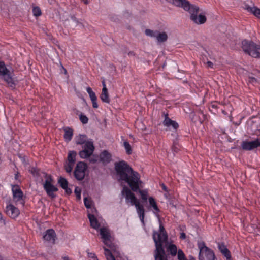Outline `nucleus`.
Here are the masks:
<instances>
[{
	"instance_id": "obj_1",
	"label": "nucleus",
	"mask_w": 260,
	"mask_h": 260,
	"mask_svg": "<svg viewBox=\"0 0 260 260\" xmlns=\"http://www.w3.org/2000/svg\"><path fill=\"white\" fill-rule=\"evenodd\" d=\"M114 169L118 182L126 183L131 190L141 195L144 202L148 199V192L146 190H141L142 187V181L138 172L134 171L132 168L124 160H121L114 163Z\"/></svg>"
},
{
	"instance_id": "obj_2",
	"label": "nucleus",
	"mask_w": 260,
	"mask_h": 260,
	"mask_svg": "<svg viewBox=\"0 0 260 260\" xmlns=\"http://www.w3.org/2000/svg\"><path fill=\"white\" fill-rule=\"evenodd\" d=\"M168 234L164 225L159 220V233L154 232L153 239L155 242V260H168L163 248V244L168 243Z\"/></svg>"
},
{
	"instance_id": "obj_3",
	"label": "nucleus",
	"mask_w": 260,
	"mask_h": 260,
	"mask_svg": "<svg viewBox=\"0 0 260 260\" xmlns=\"http://www.w3.org/2000/svg\"><path fill=\"white\" fill-rule=\"evenodd\" d=\"M172 4L175 6L182 8L184 10L188 11L190 14V19L198 24H204L207 20L206 17L202 14L197 17V13L199 11V7L191 5L187 0H172Z\"/></svg>"
},
{
	"instance_id": "obj_4",
	"label": "nucleus",
	"mask_w": 260,
	"mask_h": 260,
	"mask_svg": "<svg viewBox=\"0 0 260 260\" xmlns=\"http://www.w3.org/2000/svg\"><path fill=\"white\" fill-rule=\"evenodd\" d=\"M76 144L77 145H83V149L80 151L79 155L82 158H86L90 157L93 153L94 150L93 143L91 141H86L87 136L86 135H79L75 138Z\"/></svg>"
},
{
	"instance_id": "obj_5",
	"label": "nucleus",
	"mask_w": 260,
	"mask_h": 260,
	"mask_svg": "<svg viewBox=\"0 0 260 260\" xmlns=\"http://www.w3.org/2000/svg\"><path fill=\"white\" fill-rule=\"evenodd\" d=\"M242 49L244 53L251 57L260 58V45L253 42L247 40L242 41Z\"/></svg>"
},
{
	"instance_id": "obj_6",
	"label": "nucleus",
	"mask_w": 260,
	"mask_h": 260,
	"mask_svg": "<svg viewBox=\"0 0 260 260\" xmlns=\"http://www.w3.org/2000/svg\"><path fill=\"white\" fill-rule=\"evenodd\" d=\"M198 247L200 250L199 260H216L213 251L207 247L204 242H198Z\"/></svg>"
},
{
	"instance_id": "obj_7",
	"label": "nucleus",
	"mask_w": 260,
	"mask_h": 260,
	"mask_svg": "<svg viewBox=\"0 0 260 260\" xmlns=\"http://www.w3.org/2000/svg\"><path fill=\"white\" fill-rule=\"evenodd\" d=\"M45 177L46 178V180L43 184V188L46 192L47 194L51 199H54L56 197L55 192H57L58 189L57 187L53 185L52 183L54 180L51 175L45 174Z\"/></svg>"
},
{
	"instance_id": "obj_8",
	"label": "nucleus",
	"mask_w": 260,
	"mask_h": 260,
	"mask_svg": "<svg viewBox=\"0 0 260 260\" xmlns=\"http://www.w3.org/2000/svg\"><path fill=\"white\" fill-rule=\"evenodd\" d=\"M87 168V166L86 163L82 161L78 162L74 171L75 178L79 181L82 180L85 177Z\"/></svg>"
},
{
	"instance_id": "obj_9",
	"label": "nucleus",
	"mask_w": 260,
	"mask_h": 260,
	"mask_svg": "<svg viewBox=\"0 0 260 260\" xmlns=\"http://www.w3.org/2000/svg\"><path fill=\"white\" fill-rule=\"evenodd\" d=\"M132 190L127 186L124 185L121 191V194L125 196L126 202H130L132 205H135L139 202L135 194L132 192Z\"/></svg>"
},
{
	"instance_id": "obj_10",
	"label": "nucleus",
	"mask_w": 260,
	"mask_h": 260,
	"mask_svg": "<svg viewBox=\"0 0 260 260\" xmlns=\"http://www.w3.org/2000/svg\"><path fill=\"white\" fill-rule=\"evenodd\" d=\"M242 149L246 151L252 150L260 146V139H256L252 141H244L241 143Z\"/></svg>"
},
{
	"instance_id": "obj_11",
	"label": "nucleus",
	"mask_w": 260,
	"mask_h": 260,
	"mask_svg": "<svg viewBox=\"0 0 260 260\" xmlns=\"http://www.w3.org/2000/svg\"><path fill=\"white\" fill-rule=\"evenodd\" d=\"M100 235L103 240V242L107 246L110 247L112 244L110 240L111 235L108 229L105 227H103L100 229Z\"/></svg>"
},
{
	"instance_id": "obj_12",
	"label": "nucleus",
	"mask_w": 260,
	"mask_h": 260,
	"mask_svg": "<svg viewBox=\"0 0 260 260\" xmlns=\"http://www.w3.org/2000/svg\"><path fill=\"white\" fill-rule=\"evenodd\" d=\"M13 197L14 200L16 201H22L21 203L24 204L23 200V193L18 185H14L12 187Z\"/></svg>"
},
{
	"instance_id": "obj_13",
	"label": "nucleus",
	"mask_w": 260,
	"mask_h": 260,
	"mask_svg": "<svg viewBox=\"0 0 260 260\" xmlns=\"http://www.w3.org/2000/svg\"><path fill=\"white\" fill-rule=\"evenodd\" d=\"M6 213L12 218L17 217L20 214L19 210L12 204L6 206Z\"/></svg>"
},
{
	"instance_id": "obj_14",
	"label": "nucleus",
	"mask_w": 260,
	"mask_h": 260,
	"mask_svg": "<svg viewBox=\"0 0 260 260\" xmlns=\"http://www.w3.org/2000/svg\"><path fill=\"white\" fill-rule=\"evenodd\" d=\"M56 237V233L54 230L48 229L45 233L43 235V239L44 240L51 242L55 243V238Z\"/></svg>"
},
{
	"instance_id": "obj_15",
	"label": "nucleus",
	"mask_w": 260,
	"mask_h": 260,
	"mask_svg": "<svg viewBox=\"0 0 260 260\" xmlns=\"http://www.w3.org/2000/svg\"><path fill=\"white\" fill-rule=\"evenodd\" d=\"M244 9L246 10L248 12L252 13L255 17L260 19V9L253 6L251 7L247 4L244 5Z\"/></svg>"
},
{
	"instance_id": "obj_16",
	"label": "nucleus",
	"mask_w": 260,
	"mask_h": 260,
	"mask_svg": "<svg viewBox=\"0 0 260 260\" xmlns=\"http://www.w3.org/2000/svg\"><path fill=\"white\" fill-rule=\"evenodd\" d=\"M218 248L221 253L226 258L227 260H231V252L223 243H218Z\"/></svg>"
},
{
	"instance_id": "obj_17",
	"label": "nucleus",
	"mask_w": 260,
	"mask_h": 260,
	"mask_svg": "<svg viewBox=\"0 0 260 260\" xmlns=\"http://www.w3.org/2000/svg\"><path fill=\"white\" fill-rule=\"evenodd\" d=\"M136 207L137 212L139 215V218L142 223H144V219L145 216V210L143 205L141 204L139 202L134 205Z\"/></svg>"
},
{
	"instance_id": "obj_18",
	"label": "nucleus",
	"mask_w": 260,
	"mask_h": 260,
	"mask_svg": "<svg viewBox=\"0 0 260 260\" xmlns=\"http://www.w3.org/2000/svg\"><path fill=\"white\" fill-rule=\"evenodd\" d=\"M100 161L104 164H107L111 160V155L106 150L103 151L100 154Z\"/></svg>"
},
{
	"instance_id": "obj_19",
	"label": "nucleus",
	"mask_w": 260,
	"mask_h": 260,
	"mask_svg": "<svg viewBox=\"0 0 260 260\" xmlns=\"http://www.w3.org/2000/svg\"><path fill=\"white\" fill-rule=\"evenodd\" d=\"M88 218L90 221V226L95 230H98L100 226V224L95 216L93 214L88 213Z\"/></svg>"
},
{
	"instance_id": "obj_20",
	"label": "nucleus",
	"mask_w": 260,
	"mask_h": 260,
	"mask_svg": "<svg viewBox=\"0 0 260 260\" xmlns=\"http://www.w3.org/2000/svg\"><path fill=\"white\" fill-rule=\"evenodd\" d=\"M64 139L66 142H68L70 141L72 139V137L73 135V131L72 128L68 127H64Z\"/></svg>"
},
{
	"instance_id": "obj_21",
	"label": "nucleus",
	"mask_w": 260,
	"mask_h": 260,
	"mask_svg": "<svg viewBox=\"0 0 260 260\" xmlns=\"http://www.w3.org/2000/svg\"><path fill=\"white\" fill-rule=\"evenodd\" d=\"M167 251L172 256H175L178 253L177 247L174 244H170L166 247Z\"/></svg>"
},
{
	"instance_id": "obj_22",
	"label": "nucleus",
	"mask_w": 260,
	"mask_h": 260,
	"mask_svg": "<svg viewBox=\"0 0 260 260\" xmlns=\"http://www.w3.org/2000/svg\"><path fill=\"white\" fill-rule=\"evenodd\" d=\"M155 38L158 42H164L167 40L168 36L166 32H160L157 30Z\"/></svg>"
},
{
	"instance_id": "obj_23",
	"label": "nucleus",
	"mask_w": 260,
	"mask_h": 260,
	"mask_svg": "<svg viewBox=\"0 0 260 260\" xmlns=\"http://www.w3.org/2000/svg\"><path fill=\"white\" fill-rule=\"evenodd\" d=\"M100 98L103 102L106 103H110V99L108 94V89H102V91L100 95Z\"/></svg>"
},
{
	"instance_id": "obj_24",
	"label": "nucleus",
	"mask_w": 260,
	"mask_h": 260,
	"mask_svg": "<svg viewBox=\"0 0 260 260\" xmlns=\"http://www.w3.org/2000/svg\"><path fill=\"white\" fill-rule=\"evenodd\" d=\"M3 76L4 80L7 82L8 85L12 88H14L15 84L13 81L12 77L10 75V73H8V74Z\"/></svg>"
},
{
	"instance_id": "obj_25",
	"label": "nucleus",
	"mask_w": 260,
	"mask_h": 260,
	"mask_svg": "<svg viewBox=\"0 0 260 260\" xmlns=\"http://www.w3.org/2000/svg\"><path fill=\"white\" fill-rule=\"evenodd\" d=\"M77 155V153L75 151H70L68 153V162H71L72 164H75L76 162V156Z\"/></svg>"
},
{
	"instance_id": "obj_26",
	"label": "nucleus",
	"mask_w": 260,
	"mask_h": 260,
	"mask_svg": "<svg viewBox=\"0 0 260 260\" xmlns=\"http://www.w3.org/2000/svg\"><path fill=\"white\" fill-rule=\"evenodd\" d=\"M8 73H10V71L6 68L5 62L3 61H0V75L4 76Z\"/></svg>"
},
{
	"instance_id": "obj_27",
	"label": "nucleus",
	"mask_w": 260,
	"mask_h": 260,
	"mask_svg": "<svg viewBox=\"0 0 260 260\" xmlns=\"http://www.w3.org/2000/svg\"><path fill=\"white\" fill-rule=\"evenodd\" d=\"M251 127L253 131L255 133H256V131H260V120L256 119L255 121H252Z\"/></svg>"
},
{
	"instance_id": "obj_28",
	"label": "nucleus",
	"mask_w": 260,
	"mask_h": 260,
	"mask_svg": "<svg viewBox=\"0 0 260 260\" xmlns=\"http://www.w3.org/2000/svg\"><path fill=\"white\" fill-rule=\"evenodd\" d=\"M148 199L150 205L153 208V209L155 211L156 213L159 212L160 210L158 208L154 199L153 197H149Z\"/></svg>"
},
{
	"instance_id": "obj_29",
	"label": "nucleus",
	"mask_w": 260,
	"mask_h": 260,
	"mask_svg": "<svg viewBox=\"0 0 260 260\" xmlns=\"http://www.w3.org/2000/svg\"><path fill=\"white\" fill-rule=\"evenodd\" d=\"M58 183L62 189L64 188H67V187L68 186V181L65 178L62 177H59L58 180Z\"/></svg>"
},
{
	"instance_id": "obj_30",
	"label": "nucleus",
	"mask_w": 260,
	"mask_h": 260,
	"mask_svg": "<svg viewBox=\"0 0 260 260\" xmlns=\"http://www.w3.org/2000/svg\"><path fill=\"white\" fill-rule=\"evenodd\" d=\"M86 91L89 95L91 101L97 100V97L95 95V93L92 91L91 87H88L86 88Z\"/></svg>"
},
{
	"instance_id": "obj_31",
	"label": "nucleus",
	"mask_w": 260,
	"mask_h": 260,
	"mask_svg": "<svg viewBox=\"0 0 260 260\" xmlns=\"http://www.w3.org/2000/svg\"><path fill=\"white\" fill-rule=\"evenodd\" d=\"M173 120L168 117V114H165V118L163 121V124L166 126L169 127L171 126V124L173 122Z\"/></svg>"
},
{
	"instance_id": "obj_32",
	"label": "nucleus",
	"mask_w": 260,
	"mask_h": 260,
	"mask_svg": "<svg viewBox=\"0 0 260 260\" xmlns=\"http://www.w3.org/2000/svg\"><path fill=\"white\" fill-rule=\"evenodd\" d=\"M32 13L33 15L36 17L40 16L42 14L41 10L40 8L38 6L33 7Z\"/></svg>"
},
{
	"instance_id": "obj_33",
	"label": "nucleus",
	"mask_w": 260,
	"mask_h": 260,
	"mask_svg": "<svg viewBox=\"0 0 260 260\" xmlns=\"http://www.w3.org/2000/svg\"><path fill=\"white\" fill-rule=\"evenodd\" d=\"M124 146L126 150V153L127 154H131L132 153V150L131 148V146L129 143V142L127 141L124 142Z\"/></svg>"
},
{
	"instance_id": "obj_34",
	"label": "nucleus",
	"mask_w": 260,
	"mask_h": 260,
	"mask_svg": "<svg viewBox=\"0 0 260 260\" xmlns=\"http://www.w3.org/2000/svg\"><path fill=\"white\" fill-rule=\"evenodd\" d=\"M178 260H188L184 253L183 251L181 249L178 250Z\"/></svg>"
},
{
	"instance_id": "obj_35",
	"label": "nucleus",
	"mask_w": 260,
	"mask_h": 260,
	"mask_svg": "<svg viewBox=\"0 0 260 260\" xmlns=\"http://www.w3.org/2000/svg\"><path fill=\"white\" fill-rule=\"evenodd\" d=\"M74 164L71 162H68V164L64 165V169L67 173H71L73 170Z\"/></svg>"
},
{
	"instance_id": "obj_36",
	"label": "nucleus",
	"mask_w": 260,
	"mask_h": 260,
	"mask_svg": "<svg viewBox=\"0 0 260 260\" xmlns=\"http://www.w3.org/2000/svg\"><path fill=\"white\" fill-rule=\"evenodd\" d=\"M157 30L153 31L149 29L145 30V34L147 36L155 38Z\"/></svg>"
},
{
	"instance_id": "obj_37",
	"label": "nucleus",
	"mask_w": 260,
	"mask_h": 260,
	"mask_svg": "<svg viewBox=\"0 0 260 260\" xmlns=\"http://www.w3.org/2000/svg\"><path fill=\"white\" fill-rule=\"evenodd\" d=\"M79 119L83 124H86L88 123V117L86 116H85L82 114H81L79 115Z\"/></svg>"
},
{
	"instance_id": "obj_38",
	"label": "nucleus",
	"mask_w": 260,
	"mask_h": 260,
	"mask_svg": "<svg viewBox=\"0 0 260 260\" xmlns=\"http://www.w3.org/2000/svg\"><path fill=\"white\" fill-rule=\"evenodd\" d=\"M180 146L178 143L174 142L172 147V151L174 152L177 153L180 150Z\"/></svg>"
},
{
	"instance_id": "obj_39",
	"label": "nucleus",
	"mask_w": 260,
	"mask_h": 260,
	"mask_svg": "<svg viewBox=\"0 0 260 260\" xmlns=\"http://www.w3.org/2000/svg\"><path fill=\"white\" fill-rule=\"evenodd\" d=\"M81 189L78 187H76L75 189L74 192L76 194V198L77 200H80L81 199Z\"/></svg>"
},
{
	"instance_id": "obj_40",
	"label": "nucleus",
	"mask_w": 260,
	"mask_h": 260,
	"mask_svg": "<svg viewBox=\"0 0 260 260\" xmlns=\"http://www.w3.org/2000/svg\"><path fill=\"white\" fill-rule=\"evenodd\" d=\"M104 250L106 252L109 253V255H107V260H116L114 256L113 255V254H112V253L110 250H109L107 248H104Z\"/></svg>"
},
{
	"instance_id": "obj_41",
	"label": "nucleus",
	"mask_w": 260,
	"mask_h": 260,
	"mask_svg": "<svg viewBox=\"0 0 260 260\" xmlns=\"http://www.w3.org/2000/svg\"><path fill=\"white\" fill-rule=\"evenodd\" d=\"M84 203L85 206L87 208H90L91 206V201L89 200L87 198H85L84 199Z\"/></svg>"
},
{
	"instance_id": "obj_42",
	"label": "nucleus",
	"mask_w": 260,
	"mask_h": 260,
	"mask_svg": "<svg viewBox=\"0 0 260 260\" xmlns=\"http://www.w3.org/2000/svg\"><path fill=\"white\" fill-rule=\"evenodd\" d=\"M171 126L176 131L179 127V125L175 121H173V122L171 124Z\"/></svg>"
},
{
	"instance_id": "obj_43",
	"label": "nucleus",
	"mask_w": 260,
	"mask_h": 260,
	"mask_svg": "<svg viewBox=\"0 0 260 260\" xmlns=\"http://www.w3.org/2000/svg\"><path fill=\"white\" fill-rule=\"evenodd\" d=\"M63 189H64L65 192L67 195H70L72 192V189L68 187V186L67 187V188H64Z\"/></svg>"
},
{
	"instance_id": "obj_44",
	"label": "nucleus",
	"mask_w": 260,
	"mask_h": 260,
	"mask_svg": "<svg viewBox=\"0 0 260 260\" xmlns=\"http://www.w3.org/2000/svg\"><path fill=\"white\" fill-rule=\"evenodd\" d=\"M249 82L252 83H255L257 82V79L253 77H249Z\"/></svg>"
},
{
	"instance_id": "obj_45",
	"label": "nucleus",
	"mask_w": 260,
	"mask_h": 260,
	"mask_svg": "<svg viewBox=\"0 0 260 260\" xmlns=\"http://www.w3.org/2000/svg\"><path fill=\"white\" fill-rule=\"evenodd\" d=\"M97 100H92V106L94 108H97L98 107V104L96 102Z\"/></svg>"
},
{
	"instance_id": "obj_46",
	"label": "nucleus",
	"mask_w": 260,
	"mask_h": 260,
	"mask_svg": "<svg viewBox=\"0 0 260 260\" xmlns=\"http://www.w3.org/2000/svg\"><path fill=\"white\" fill-rule=\"evenodd\" d=\"M88 255L89 257L94 258V259L97 258V257L95 256V254L94 253H88Z\"/></svg>"
},
{
	"instance_id": "obj_47",
	"label": "nucleus",
	"mask_w": 260,
	"mask_h": 260,
	"mask_svg": "<svg viewBox=\"0 0 260 260\" xmlns=\"http://www.w3.org/2000/svg\"><path fill=\"white\" fill-rule=\"evenodd\" d=\"M186 238V236L185 233L182 232L180 234V238L181 239H185Z\"/></svg>"
},
{
	"instance_id": "obj_48",
	"label": "nucleus",
	"mask_w": 260,
	"mask_h": 260,
	"mask_svg": "<svg viewBox=\"0 0 260 260\" xmlns=\"http://www.w3.org/2000/svg\"><path fill=\"white\" fill-rule=\"evenodd\" d=\"M71 19L73 21L75 22L77 24L79 23L78 20L74 15L71 16Z\"/></svg>"
},
{
	"instance_id": "obj_49",
	"label": "nucleus",
	"mask_w": 260,
	"mask_h": 260,
	"mask_svg": "<svg viewBox=\"0 0 260 260\" xmlns=\"http://www.w3.org/2000/svg\"><path fill=\"white\" fill-rule=\"evenodd\" d=\"M207 64L208 67H210V68H212L213 67V63L211 61H207Z\"/></svg>"
},
{
	"instance_id": "obj_50",
	"label": "nucleus",
	"mask_w": 260,
	"mask_h": 260,
	"mask_svg": "<svg viewBox=\"0 0 260 260\" xmlns=\"http://www.w3.org/2000/svg\"><path fill=\"white\" fill-rule=\"evenodd\" d=\"M98 161L97 157H95V158H90V161L92 163H95Z\"/></svg>"
},
{
	"instance_id": "obj_51",
	"label": "nucleus",
	"mask_w": 260,
	"mask_h": 260,
	"mask_svg": "<svg viewBox=\"0 0 260 260\" xmlns=\"http://www.w3.org/2000/svg\"><path fill=\"white\" fill-rule=\"evenodd\" d=\"M161 186L162 188V189L165 191H168V190H167V187H166V186L164 184V183H162L161 184Z\"/></svg>"
},
{
	"instance_id": "obj_52",
	"label": "nucleus",
	"mask_w": 260,
	"mask_h": 260,
	"mask_svg": "<svg viewBox=\"0 0 260 260\" xmlns=\"http://www.w3.org/2000/svg\"><path fill=\"white\" fill-rule=\"evenodd\" d=\"M0 222H3L4 224L5 223L4 220H3V215L1 213H0Z\"/></svg>"
},
{
	"instance_id": "obj_53",
	"label": "nucleus",
	"mask_w": 260,
	"mask_h": 260,
	"mask_svg": "<svg viewBox=\"0 0 260 260\" xmlns=\"http://www.w3.org/2000/svg\"><path fill=\"white\" fill-rule=\"evenodd\" d=\"M129 56H135V53L134 51H129L128 53Z\"/></svg>"
},
{
	"instance_id": "obj_54",
	"label": "nucleus",
	"mask_w": 260,
	"mask_h": 260,
	"mask_svg": "<svg viewBox=\"0 0 260 260\" xmlns=\"http://www.w3.org/2000/svg\"><path fill=\"white\" fill-rule=\"evenodd\" d=\"M102 85H103V89H107L106 86V84H105V82L104 80H103L102 81Z\"/></svg>"
},
{
	"instance_id": "obj_55",
	"label": "nucleus",
	"mask_w": 260,
	"mask_h": 260,
	"mask_svg": "<svg viewBox=\"0 0 260 260\" xmlns=\"http://www.w3.org/2000/svg\"><path fill=\"white\" fill-rule=\"evenodd\" d=\"M62 259H63V260H70V258L67 256H63L62 257Z\"/></svg>"
},
{
	"instance_id": "obj_56",
	"label": "nucleus",
	"mask_w": 260,
	"mask_h": 260,
	"mask_svg": "<svg viewBox=\"0 0 260 260\" xmlns=\"http://www.w3.org/2000/svg\"><path fill=\"white\" fill-rule=\"evenodd\" d=\"M19 177V173H17L15 175V178L16 180H17Z\"/></svg>"
},
{
	"instance_id": "obj_57",
	"label": "nucleus",
	"mask_w": 260,
	"mask_h": 260,
	"mask_svg": "<svg viewBox=\"0 0 260 260\" xmlns=\"http://www.w3.org/2000/svg\"><path fill=\"white\" fill-rule=\"evenodd\" d=\"M82 1L85 4H88V0H82Z\"/></svg>"
},
{
	"instance_id": "obj_58",
	"label": "nucleus",
	"mask_w": 260,
	"mask_h": 260,
	"mask_svg": "<svg viewBox=\"0 0 260 260\" xmlns=\"http://www.w3.org/2000/svg\"><path fill=\"white\" fill-rule=\"evenodd\" d=\"M189 260H196L195 258L192 256H189Z\"/></svg>"
},
{
	"instance_id": "obj_59",
	"label": "nucleus",
	"mask_w": 260,
	"mask_h": 260,
	"mask_svg": "<svg viewBox=\"0 0 260 260\" xmlns=\"http://www.w3.org/2000/svg\"><path fill=\"white\" fill-rule=\"evenodd\" d=\"M212 107L213 108H216V107H217V106H216L215 105H214V104H213V105H212Z\"/></svg>"
},
{
	"instance_id": "obj_60",
	"label": "nucleus",
	"mask_w": 260,
	"mask_h": 260,
	"mask_svg": "<svg viewBox=\"0 0 260 260\" xmlns=\"http://www.w3.org/2000/svg\"><path fill=\"white\" fill-rule=\"evenodd\" d=\"M105 255H106V256H107V255H109V252H106V251H105Z\"/></svg>"
},
{
	"instance_id": "obj_61",
	"label": "nucleus",
	"mask_w": 260,
	"mask_h": 260,
	"mask_svg": "<svg viewBox=\"0 0 260 260\" xmlns=\"http://www.w3.org/2000/svg\"><path fill=\"white\" fill-rule=\"evenodd\" d=\"M62 68H63V69L64 70L65 72H67V71H66V70L63 67H62Z\"/></svg>"
}]
</instances>
